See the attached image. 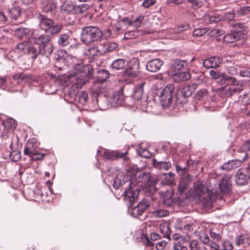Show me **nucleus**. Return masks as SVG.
I'll use <instances>...</instances> for the list:
<instances>
[{"instance_id":"32","label":"nucleus","mask_w":250,"mask_h":250,"mask_svg":"<svg viewBox=\"0 0 250 250\" xmlns=\"http://www.w3.org/2000/svg\"><path fill=\"white\" fill-rule=\"evenodd\" d=\"M125 177L123 175V174L119 173L114 178L113 187L115 189H118L120 187H121L123 185L125 184V183H128V181H125Z\"/></svg>"},{"instance_id":"24","label":"nucleus","mask_w":250,"mask_h":250,"mask_svg":"<svg viewBox=\"0 0 250 250\" xmlns=\"http://www.w3.org/2000/svg\"><path fill=\"white\" fill-rule=\"evenodd\" d=\"M220 65L219 57L213 56L205 59L203 62V66L207 68H217Z\"/></svg>"},{"instance_id":"9","label":"nucleus","mask_w":250,"mask_h":250,"mask_svg":"<svg viewBox=\"0 0 250 250\" xmlns=\"http://www.w3.org/2000/svg\"><path fill=\"white\" fill-rule=\"evenodd\" d=\"M129 147L125 150H106L102 154V157L104 160H115L122 158L125 161H129V158L126 156L128 154Z\"/></svg>"},{"instance_id":"56","label":"nucleus","mask_w":250,"mask_h":250,"mask_svg":"<svg viewBox=\"0 0 250 250\" xmlns=\"http://www.w3.org/2000/svg\"><path fill=\"white\" fill-rule=\"evenodd\" d=\"M176 170L180 175H183L184 176H188L189 175L187 173L188 167H182L179 165L176 166Z\"/></svg>"},{"instance_id":"62","label":"nucleus","mask_w":250,"mask_h":250,"mask_svg":"<svg viewBox=\"0 0 250 250\" xmlns=\"http://www.w3.org/2000/svg\"><path fill=\"white\" fill-rule=\"evenodd\" d=\"M224 31L222 30L213 29L209 33L210 36L219 37L223 34Z\"/></svg>"},{"instance_id":"7","label":"nucleus","mask_w":250,"mask_h":250,"mask_svg":"<svg viewBox=\"0 0 250 250\" xmlns=\"http://www.w3.org/2000/svg\"><path fill=\"white\" fill-rule=\"evenodd\" d=\"M174 88L173 84L169 83L161 91L160 99L164 108H167L171 104Z\"/></svg>"},{"instance_id":"20","label":"nucleus","mask_w":250,"mask_h":250,"mask_svg":"<svg viewBox=\"0 0 250 250\" xmlns=\"http://www.w3.org/2000/svg\"><path fill=\"white\" fill-rule=\"evenodd\" d=\"M38 149L36 140L33 138L27 141L24 149V154L30 156Z\"/></svg>"},{"instance_id":"12","label":"nucleus","mask_w":250,"mask_h":250,"mask_svg":"<svg viewBox=\"0 0 250 250\" xmlns=\"http://www.w3.org/2000/svg\"><path fill=\"white\" fill-rule=\"evenodd\" d=\"M140 190L137 187L128 184V188H126L124 191V198L130 204L137 201Z\"/></svg>"},{"instance_id":"16","label":"nucleus","mask_w":250,"mask_h":250,"mask_svg":"<svg viewBox=\"0 0 250 250\" xmlns=\"http://www.w3.org/2000/svg\"><path fill=\"white\" fill-rule=\"evenodd\" d=\"M26 54L34 61L40 56L46 57L44 51L35 44L34 42L33 43H30L26 49Z\"/></svg>"},{"instance_id":"19","label":"nucleus","mask_w":250,"mask_h":250,"mask_svg":"<svg viewBox=\"0 0 250 250\" xmlns=\"http://www.w3.org/2000/svg\"><path fill=\"white\" fill-rule=\"evenodd\" d=\"M42 11L45 13L55 14L56 12L57 2L54 0L48 1L47 0H42Z\"/></svg>"},{"instance_id":"48","label":"nucleus","mask_w":250,"mask_h":250,"mask_svg":"<svg viewBox=\"0 0 250 250\" xmlns=\"http://www.w3.org/2000/svg\"><path fill=\"white\" fill-rule=\"evenodd\" d=\"M15 31L18 38H21L28 34L30 32V30L27 28L21 27L16 28Z\"/></svg>"},{"instance_id":"36","label":"nucleus","mask_w":250,"mask_h":250,"mask_svg":"<svg viewBox=\"0 0 250 250\" xmlns=\"http://www.w3.org/2000/svg\"><path fill=\"white\" fill-rule=\"evenodd\" d=\"M160 232L163 234L164 237L170 239L171 230L167 224L164 223L160 225L159 227Z\"/></svg>"},{"instance_id":"38","label":"nucleus","mask_w":250,"mask_h":250,"mask_svg":"<svg viewBox=\"0 0 250 250\" xmlns=\"http://www.w3.org/2000/svg\"><path fill=\"white\" fill-rule=\"evenodd\" d=\"M21 12L20 7H14L9 9V15L12 19L17 20L20 17Z\"/></svg>"},{"instance_id":"5","label":"nucleus","mask_w":250,"mask_h":250,"mask_svg":"<svg viewBox=\"0 0 250 250\" xmlns=\"http://www.w3.org/2000/svg\"><path fill=\"white\" fill-rule=\"evenodd\" d=\"M74 68L77 73L83 74L78 77V80L77 83L74 84L75 87L81 88L85 83L89 82V79L91 77L89 71V66L84 65L82 63L75 64Z\"/></svg>"},{"instance_id":"40","label":"nucleus","mask_w":250,"mask_h":250,"mask_svg":"<svg viewBox=\"0 0 250 250\" xmlns=\"http://www.w3.org/2000/svg\"><path fill=\"white\" fill-rule=\"evenodd\" d=\"M142 31L135 29L134 30H131L126 32L124 34V37L126 39L135 38L141 35Z\"/></svg>"},{"instance_id":"25","label":"nucleus","mask_w":250,"mask_h":250,"mask_svg":"<svg viewBox=\"0 0 250 250\" xmlns=\"http://www.w3.org/2000/svg\"><path fill=\"white\" fill-rule=\"evenodd\" d=\"M190 181L191 179L189 175H188V176L187 175L183 176V177L180 179L178 183V192L180 194H182L185 192L188 189V184Z\"/></svg>"},{"instance_id":"14","label":"nucleus","mask_w":250,"mask_h":250,"mask_svg":"<svg viewBox=\"0 0 250 250\" xmlns=\"http://www.w3.org/2000/svg\"><path fill=\"white\" fill-rule=\"evenodd\" d=\"M162 154L163 155V159L157 160L155 159H152L151 160L152 165L157 169L168 170L171 167L170 162L166 161L168 159V154L164 152L162 153Z\"/></svg>"},{"instance_id":"3","label":"nucleus","mask_w":250,"mask_h":250,"mask_svg":"<svg viewBox=\"0 0 250 250\" xmlns=\"http://www.w3.org/2000/svg\"><path fill=\"white\" fill-rule=\"evenodd\" d=\"M34 31L32 33L31 39L35 44L44 51L46 57H49L54 49L53 44L51 42V36L45 34L38 35Z\"/></svg>"},{"instance_id":"52","label":"nucleus","mask_w":250,"mask_h":250,"mask_svg":"<svg viewBox=\"0 0 250 250\" xmlns=\"http://www.w3.org/2000/svg\"><path fill=\"white\" fill-rule=\"evenodd\" d=\"M153 215L158 217L166 216L169 214V212L166 209H157L153 211Z\"/></svg>"},{"instance_id":"2","label":"nucleus","mask_w":250,"mask_h":250,"mask_svg":"<svg viewBox=\"0 0 250 250\" xmlns=\"http://www.w3.org/2000/svg\"><path fill=\"white\" fill-rule=\"evenodd\" d=\"M81 41L86 45L101 42L103 39V32L97 26H88L82 28Z\"/></svg>"},{"instance_id":"57","label":"nucleus","mask_w":250,"mask_h":250,"mask_svg":"<svg viewBox=\"0 0 250 250\" xmlns=\"http://www.w3.org/2000/svg\"><path fill=\"white\" fill-rule=\"evenodd\" d=\"M10 157L13 161L18 162L21 160V156L19 151H12L10 154Z\"/></svg>"},{"instance_id":"1","label":"nucleus","mask_w":250,"mask_h":250,"mask_svg":"<svg viewBox=\"0 0 250 250\" xmlns=\"http://www.w3.org/2000/svg\"><path fill=\"white\" fill-rule=\"evenodd\" d=\"M37 19L39 28L52 37L59 35L63 28L62 24L55 23L52 19L48 18L45 15L39 14Z\"/></svg>"},{"instance_id":"21","label":"nucleus","mask_w":250,"mask_h":250,"mask_svg":"<svg viewBox=\"0 0 250 250\" xmlns=\"http://www.w3.org/2000/svg\"><path fill=\"white\" fill-rule=\"evenodd\" d=\"M236 245L243 248H248L250 245V237L246 234L237 235L234 239Z\"/></svg>"},{"instance_id":"26","label":"nucleus","mask_w":250,"mask_h":250,"mask_svg":"<svg viewBox=\"0 0 250 250\" xmlns=\"http://www.w3.org/2000/svg\"><path fill=\"white\" fill-rule=\"evenodd\" d=\"M128 64L126 60L124 59H118L114 61L110 66V68L112 70H121L125 68L126 65Z\"/></svg>"},{"instance_id":"8","label":"nucleus","mask_w":250,"mask_h":250,"mask_svg":"<svg viewBox=\"0 0 250 250\" xmlns=\"http://www.w3.org/2000/svg\"><path fill=\"white\" fill-rule=\"evenodd\" d=\"M149 206V202L146 199H144L134 207L132 208L130 205L128 209L130 211L131 209L130 214L133 217L142 219V218H145L146 217V215L144 214H145Z\"/></svg>"},{"instance_id":"27","label":"nucleus","mask_w":250,"mask_h":250,"mask_svg":"<svg viewBox=\"0 0 250 250\" xmlns=\"http://www.w3.org/2000/svg\"><path fill=\"white\" fill-rule=\"evenodd\" d=\"M84 55L89 58H94L95 57L99 56L103 54L101 52V47L99 48L96 45H94L85 50Z\"/></svg>"},{"instance_id":"60","label":"nucleus","mask_w":250,"mask_h":250,"mask_svg":"<svg viewBox=\"0 0 250 250\" xmlns=\"http://www.w3.org/2000/svg\"><path fill=\"white\" fill-rule=\"evenodd\" d=\"M199 239L202 243L206 245H208L210 241L209 237L205 233L200 234Z\"/></svg>"},{"instance_id":"34","label":"nucleus","mask_w":250,"mask_h":250,"mask_svg":"<svg viewBox=\"0 0 250 250\" xmlns=\"http://www.w3.org/2000/svg\"><path fill=\"white\" fill-rule=\"evenodd\" d=\"M109 73L107 70L101 69L97 71V79L98 83L105 82L109 77Z\"/></svg>"},{"instance_id":"4","label":"nucleus","mask_w":250,"mask_h":250,"mask_svg":"<svg viewBox=\"0 0 250 250\" xmlns=\"http://www.w3.org/2000/svg\"><path fill=\"white\" fill-rule=\"evenodd\" d=\"M193 194L195 198L202 202V206L205 208H209L212 206L210 197L202 184H198L195 186Z\"/></svg>"},{"instance_id":"28","label":"nucleus","mask_w":250,"mask_h":250,"mask_svg":"<svg viewBox=\"0 0 250 250\" xmlns=\"http://www.w3.org/2000/svg\"><path fill=\"white\" fill-rule=\"evenodd\" d=\"M190 74L188 71L184 72L175 73L172 76V80L174 82L179 83L182 82L186 81L190 78Z\"/></svg>"},{"instance_id":"15","label":"nucleus","mask_w":250,"mask_h":250,"mask_svg":"<svg viewBox=\"0 0 250 250\" xmlns=\"http://www.w3.org/2000/svg\"><path fill=\"white\" fill-rule=\"evenodd\" d=\"M250 179V175L247 168L239 169L235 175V182L237 185L244 186L247 185Z\"/></svg>"},{"instance_id":"63","label":"nucleus","mask_w":250,"mask_h":250,"mask_svg":"<svg viewBox=\"0 0 250 250\" xmlns=\"http://www.w3.org/2000/svg\"><path fill=\"white\" fill-rule=\"evenodd\" d=\"M223 248L225 250H232L233 247L231 243L229 240L224 241L222 244Z\"/></svg>"},{"instance_id":"43","label":"nucleus","mask_w":250,"mask_h":250,"mask_svg":"<svg viewBox=\"0 0 250 250\" xmlns=\"http://www.w3.org/2000/svg\"><path fill=\"white\" fill-rule=\"evenodd\" d=\"M67 54L66 51L60 49L57 51L55 55V59L59 62H65V55Z\"/></svg>"},{"instance_id":"59","label":"nucleus","mask_w":250,"mask_h":250,"mask_svg":"<svg viewBox=\"0 0 250 250\" xmlns=\"http://www.w3.org/2000/svg\"><path fill=\"white\" fill-rule=\"evenodd\" d=\"M188 2L190 3L192 7L197 8L201 6L203 2L201 0H187Z\"/></svg>"},{"instance_id":"31","label":"nucleus","mask_w":250,"mask_h":250,"mask_svg":"<svg viewBox=\"0 0 250 250\" xmlns=\"http://www.w3.org/2000/svg\"><path fill=\"white\" fill-rule=\"evenodd\" d=\"M112 103L117 105H122L125 100V96L121 91H115L112 97Z\"/></svg>"},{"instance_id":"50","label":"nucleus","mask_w":250,"mask_h":250,"mask_svg":"<svg viewBox=\"0 0 250 250\" xmlns=\"http://www.w3.org/2000/svg\"><path fill=\"white\" fill-rule=\"evenodd\" d=\"M237 13L240 16H245L250 14V6L241 7L237 10Z\"/></svg>"},{"instance_id":"41","label":"nucleus","mask_w":250,"mask_h":250,"mask_svg":"<svg viewBox=\"0 0 250 250\" xmlns=\"http://www.w3.org/2000/svg\"><path fill=\"white\" fill-rule=\"evenodd\" d=\"M181 95L185 98L190 97L193 93L192 88L188 85H184L180 91Z\"/></svg>"},{"instance_id":"35","label":"nucleus","mask_w":250,"mask_h":250,"mask_svg":"<svg viewBox=\"0 0 250 250\" xmlns=\"http://www.w3.org/2000/svg\"><path fill=\"white\" fill-rule=\"evenodd\" d=\"M172 196V194L169 192L165 194L162 201L164 207H170L172 206L174 203Z\"/></svg>"},{"instance_id":"17","label":"nucleus","mask_w":250,"mask_h":250,"mask_svg":"<svg viewBox=\"0 0 250 250\" xmlns=\"http://www.w3.org/2000/svg\"><path fill=\"white\" fill-rule=\"evenodd\" d=\"M219 187L221 192L228 194L231 189V185L230 182V176L224 175L219 184Z\"/></svg>"},{"instance_id":"18","label":"nucleus","mask_w":250,"mask_h":250,"mask_svg":"<svg viewBox=\"0 0 250 250\" xmlns=\"http://www.w3.org/2000/svg\"><path fill=\"white\" fill-rule=\"evenodd\" d=\"M57 40V43L60 47H66L69 45L71 41V32L67 30L65 32L59 34Z\"/></svg>"},{"instance_id":"47","label":"nucleus","mask_w":250,"mask_h":250,"mask_svg":"<svg viewBox=\"0 0 250 250\" xmlns=\"http://www.w3.org/2000/svg\"><path fill=\"white\" fill-rule=\"evenodd\" d=\"M76 100L78 102L83 105L86 104L88 100V95L85 91H82L77 97Z\"/></svg>"},{"instance_id":"23","label":"nucleus","mask_w":250,"mask_h":250,"mask_svg":"<svg viewBox=\"0 0 250 250\" xmlns=\"http://www.w3.org/2000/svg\"><path fill=\"white\" fill-rule=\"evenodd\" d=\"M118 44L115 42L105 41L99 44L102 54L110 53L118 47Z\"/></svg>"},{"instance_id":"61","label":"nucleus","mask_w":250,"mask_h":250,"mask_svg":"<svg viewBox=\"0 0 250 250\" xmlns=\"http://www.w3.org/2000/svg\"><path fill=\"white\" fill-rule=\"evenodd\" d=\"M93 7L96 12L102 13L104 8L103 4L101 3L100 2H98L97 0L95 1V2L93 4Z\"/></svg>"},{"instance_id":"37","label":"nucleus","mask_w":250,"mask_h":250,"mask_svg":"<svg viewBox=\"0 0 250 250\" xmlns=\"http://www.w3.org/2000/svg\"><path fill=\"white\" fill-rule=\"evenodd\" d=\"M5 129L10 131H13L17 126L16 121L12 119H8L3 122Z\"/></svg>"},{"instance_id":"45","label":"nucleus","mask_w":250,"mask_h":250,"mask_svg":"<svg viewBox=\"0 0 250 250\" xmlns=\"http://www.w3.org/2000/svg\"><path fill=\"white\" fill-rule=\"evenodd\" d=\"M30 42L28 41H24L17 45L16 48L21 52L26 54V49L29 45Z\"/></svg>"},{"instance_id":"51","label":"nucleus","mask_w":250,"mask_h":250,"mask_svg":"<svg viewBox=\"0 0 250 250\" xmlns=\"http://www.w3.org/2000/svg\"><path fill=\"white\" fill-rule=\"evenodd\" d=\"M189 247L190 250H200L201 248L200 243L198 240L194 239L192 240L189 243Z\"/></svg>"},{"instance_id":"10","label":"nucleus","mask_w":250,"mask_h":250,"mask_svg":"<svg viewBox=\"0 0 250 250\" xmlns=\"http://www.w3.org/2000/svg\"><path fill=\"white\" fill-rule=\"evenodd\" d=\"M140 65L139 60L133 58L130 61L128 67L124 70L125 76L131 78H136L140 75Z\"/></svg>"},{"instance_id":"44","label":"nucleus","mask_w":250,"mask_h":250,"mask_svg":"<svg viewBox=\"0 0 250 250\" xmlns=\"http://www.w3.org/2000/svg\"><path fill=\"white\" fill-rule=\"evenodd\" d=\"M235 156L237 160L241 161L243 163L246 160L247 154L246 151L241 148L236 152Z\"/></svg>"},{"instance_id":"33","label":"nucleus","mask_w":250,"mask_h":250,"mask_svg":"<svg viewBox=\"0 0 250 250\" xmlns=\"http://www.w3.org/2000/svg\"><path fill=\"white\" fill-rule=\"evenodd\" d=\"M241 39L240 35H237L232 30H231V33L225 35L224 37V42L229 43L235 42Z\"/></svg>"},{"instance_id":"11","label":"nucleus","mask_w":250,"mask_h":250,"mask_svg":"<svg viewBox=\"0 0 250 250\" xmlns=\"http://www.w3.org/2000/svg\"><path fill=\"white\" fill-rule=\"evenodd\" d=\"M144 19V16L143 15H140L134 19L132 16L125 17L122 18L118 21L124 29L126 28L129 26H132L135 29H138L141 26L142 21Z\"/></svg>"},{"instance_id":"58","label":"nucleus","mask_w":250,"mask_h":250,"mask_svg":"<svg viewBox=\"0 0 250 250\" xmlns=\"http://www.w3.org/2000/svg\"><path fill=\"white\" fill-rule=\"evenodd\" d=\"M44 156L43 154L38 152V150H37L36 153L29 157L34 161H38L42 160Z\"/></svg>"},{"instance_id":"39","label":"nucleus","mask_w":250,"mask_h":250,"mask_svg":"<svg viewBox=\"0 0 250 250\" xmlns=\"http://www.w3.org/2000/svg\"><path fill=\"white\" fill-rule=\"evenodd\" d=\"M75 6L71 1H65L61 6V9L62 11L66 12L71 15L70 12L74 10L75 11Z\"/></svg>"},{"instance_id":"49","label":"nucleus","mask_w":250,"mask_h":250,"mask_svg":"<svg viewBox=\"0 0 250 250\" xmlns=\"http://www.w3.org/2000/svg\"><path fill=\"white\" fill-rule=\"evenodd\" d=\"M157 183V180L155 177L152 175H150L149 173L147 175V182L145 187H153Z\"/></svg>"},{"instance_id":"42","label":"nucleus","mask_w":250,"mask_h":250,"mask_svg":"<svg viewBox=\"0 0 250 250\" xmlns=\"http://www.w3.org/2000/svg\"><path fill=\"white\" fill-rule=\"evenodd\" d=\"M90 6L87 3H83L79 5L75 6L74 12L77 14H82L86 12Z\"/></svg>"},{"instance_id":"30","label":"nucleus","mask_w":250,"mask_h":250,"mask_svg":"<svg viewBox=\"0 0 250 250\" xmlns=\"http://www.w3.org/2000/svg\"><path fill=\"white\" fill-rule=\"evenodd\" d=\"M187 66V63L184 60L175 59L170 62V67L174 70H180Z\"/></svg>"},{"instance_id":"46","label":"nucleus","mask_w":250,"mask_h":250,"mask_svg":"<svg viewBox=\"0 0 250 250\" xmlns=\"http://www.w3.org/2000/svg\"><path fill=\"white\" fill-rule=\"evenodd\" d=\"M165 177L164 180V183L166 185H171L174 180L175 174L171 172H169L168 173H163Z\"/></svg>"},{"instance_id":"64","label":"nucleus","mask_w":250,"mask_h":250,"mask_svg":"<svg viewBox=\"0 0 250 250\" xmlns=\"http://www.w3.org/2000/svg\"><path fill=\"white\" fill-rule=\"evenodd\" d=\"M239 74L242 77H250V68H245L241 70Z\"/></svg>"},{"instance_id":"22","label":"nucleus","mask_w":250,"mask_h":250,"mask_svg":"<svg viewBox=\"0 0 250 250\" xmlns=\"http://www.w3.org/2000/svg\"><path fill=\"white\" fill-rule=\"evenodd\" d=\"M163 63V61L160 59H153L147 62L146 68L150 72H155L160 69Z\"/></svg>"},{"instance_id":"29","label":"nucleus","mask_w":250,"mask_h":250,"mask_svg":"<svg viewBox=\"0 0 250 250\" xmlns=\"http://www.w3.org/2000/svg\"><path fill=\"white\" fill-rule=\"evenodd\" d=\"M247 28L248 26L245 23L238 22L234 25L233 29L232 30L243 38L244 35L246 34Z\"/></svg>"},{"instance_id":"55","label":"nucleus","mask_w":250,"mask_h":250,"mask_svg":"<svg viewBox=\"0 0 250 250\" xmlns=\"http://www.w3.org/2000/svg\"><path fill=\"white\" fill-rule=\"evenodd\" d=\"M223 18V17L222 16L215 14L214 15H212L209 17L208 22L211 24L215 23L218 21H221Z\"/></svg>"},{"instance_id":"54","label":"nucleus","mask_w":250,"mask_h":250,"mask_svg":"<svg viewBox=\"0 0 250 250\" xmlns=\"http://www.w3.org/2000/svg\"><path fill=\"white\" fill-rule=\"evenodd\" d=\"M208 31L207 28H197L193 32V35L195 37H200L205 34Z\"/></svg>"},{"instance_id":"53","label":"nucleus","mask_w":250,"mask_h":250,"mask_svg":"<svg viewBox=\"0 0 250 250\" xmlns=\"http://www.w3.org/2000/svg\"><path fill=\"white\" fill-rule=\"evenodd\" d=\"M140 156L144 158H149L152 156V153L146 148H140L138 150Z\"/></svg>"},{"instance_id":"13","label":"nucleus","mask_w":250,"mask_h":250,"mask_svg":"<svg viewBox=\"0 0 250 250\" xmlns=\"http://www.w3.org/2000/svg\"><path fill=\"white\" fill-rule=\"evenodd\" d=\"M148 173L138 171L136 172L134 178L128 181L129 185H135L138 188L145 187L147 182Z\"/></svg>"},{"instance_id":"6","label":"nucleus","mask_w":250,"mask_h":250,"mask_svg":"<svg viewBox=\"0 0 250 250\" xmlns=\"http://www.w3.org/2000/svg\"><path fill=\"white\" fill-rule=\"evenodd\" d=\"M209 75L212 79L218 80L217 83L220 85H235L238 83V81L235 77L230 76L225 73H222L214 70H211L209 71Z\"/></svg>"}]
</instances>
